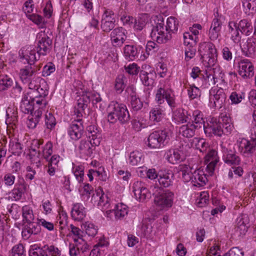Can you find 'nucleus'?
Here are the masks:
<instances>
[{"instance_id": "obj_1", "label": "nucleus", "mask_w": 256, "mask_h": 256, "mask_svg": "<svg viewBox=\"0 0 256 256\" xmlns=\"http://www.w3.org/2000/svg\"><path fill=\"white\" fill-rule=\"evenodd\" d=\"M108 120L114 124L118 120L122 124L127 122L130 120V114L126 106L118 102H112L108 108Z\"/></svg>"}, {"instance_id": "obj_2", "label": "nucleus", "mask_w": 256, "mask_h": 256, "mask_svg": "<svg viewBox=\"0 0 256 256\" xmlns=\"http://www.w3.org/2000/svg\"><path fill=\"white\" fill-rule=\"evenodd\" d=\"M157 22L156 26L152 30L150 36L158 44H165L172 38V34L166 30L163 18L156 16Z\"/></svg>"}, {"instance_id": "obj_3", "label": "nucleus", "mask_w": 256, "mask_h": 256, "mask_svg": "<svg viewBox=\"0 0 256 256\" xmlns=\"http://www.w3.org/2000/svg\"><path fill=\"white\" fill-rule=\"evenodd\" d=\"M170 140L166 130L155 131L150 134L147 140V146L152 149L160 148L166 145Z\"/></svg>"}, {"instance_id": "obj_4", "label": "nucleus", "mask_w": 256, "mask_h": 256, "mask_svg": "<svg viewBox=\"0 0 256 256\" xmlns=\"http://www.w3.org/2000/svg\"><path fill=\"white\" fill-rule=\"evenodd\" d=\"M44 144L43 140L34 139L32 140L30 148V157L33 166L38 168L40 166L41 152L38 150Z\"/></svg>"}, {"instance_id": "obj_5", "label": "nucleus", "mask_w": 256, "mask_h": 256, "mask_svg": "<svg viewBox=\"0 0 256 256\" xmlns=\"http://www.w3.org/2000/svg\"><path fill=\"white\" fill-rule=\"evenodd\" d=\"M37 41L38 58L40 55H46L52 48V40L44 32H41L37 35Z\"/></svg>"}, {"instance_id": "obj_6", "label": "nucleus", "mask_w": 256, "mask_h": 256, "mask_svg": "<svg viewBox=\"0 0 256 256\" xmlns=\"http://www.w3.org/2000/svg\"><path fill=\"white\" fill-rule=\"evenodd\" d=\"M174 196L173 192L166 190L158 194L154 198V202L161 209L170 208L172 204Z\"/></svg>"}, {"instance_id": "obj_7", "label": "nucleus", "mask_w": 256, "mask_h": 256, "mask_svg": "<svg viewBox=\"0 0 256 256\" xmlns=\"http://www.w3.org/2000/svg\"><path fill=\"white\" fill-rule=\"evenodd\" d=\"M156 100L160 104H162L166 100L171 108L176 107L174 94L170 90L165 89L162 87L158 88L156 92Z\"/></svg>"}, {"instance_id": "obj_8", "label": "nucleus", "mask_w": 256, "mask_h": 256, "mask_svg": "<svg viewBox=\"0 0 256 256\" xmlns=\"http://www.w3.org/2000/svg\"><path fill=\"white\" fill-rule=\"evenodd\" d=\"M18 54L21 62L24 64H32L38 60L36 56V50L34 46H26L22 48L20 50Z\"/></svg>"}, {"instance_id": "obj_9", "label": "nucleus", "mask_w": 256, "mask_h": 256, "mask_svg": "<svg viewBox=\"0 0 256 256\" xmlns=\"http://www.w3.org/2000/svg\"><path fill=\"white\" fill-rule=\"evenodd\" d=\"M238 142L240 151L245 156H249L256 150V138H252L250 140L240 138Z\"/></svg>"}, {"instance_id": "obj_10", "label": "nucleus", "mask_w": 256, "mask_h": 256, "mask_svg": "<svg viewBox=\"0 0 256 256\" xmlns=\"http://www.w3.org/2000/svg\"><path fill=\"white\" fill-rule=\"evenodd\" d=\"M204 133L208 136H211L212 134L221 136L224 134L222 123L216 118H212L204 128Z\"/></svg>"}, {"instance_id": "obj_11", "label": "nucleus", "mask_w": 256, "mask_h": 256, "mask_svg": "<svg viewBox=\"0 0 256 256\" xmlns=\"http://www.w3.org/2000/svg\"><path fill=\"white\" fill-rule=\"evenodd\" d=\"M126 30L120 27L113 30L110 34V38L114 46H121L126 39Z\"/></svg>"}, {"instance_id": "obj_12", "label": "nucleus", "mask_w": 256, "mask_h": 256, "mask_svg": "<svg viewBox=\"0 0 256 256\" xmlns=\"http://www.w3.org/2000/svg\"><path fill=\"white\" fill-rule=\"evenodd\" d=\"M208 152L205 156V162L207 164L206 170L210 174H212L216 166L219 161V158L216 150L214 149H208Z\"/></svg>"}, {"instance_id": "obj_13", "label": "nucleus", "mask_w": 256, "mask_h": 256, "mask_svg": "<svg viewBox=\"0 0 256 256\" xmlns=\"http://www.w3.org/2000/svg\"><path fill=\"white\" fill-rule=\"evenodd\" d=\"M174 180V174L171 170H161L159 171L158 182L160 185L164 188L172 186Z\"/></svg>"}, {"instance_id": "obj_14", "label": "nucleus", "mask_w": 256, "mask_h": 256, "mask_svg": "<svg viewBox=\"0 0 256 256\" xmlns=\"http://www.w3.org/2000/svg\"><path fill=\"white\" fill-rule=\"evenodd\" d=\"M81 120L80 119H78L72 122L68 128V134L73 140H76L80 138L82 136L84 126L81 122Z\"/></svg>"}, {"instance_id": "obj_15", "label": "nucleus", "mask_w": 256, "mask_h": 256, "mask_svg": "<svg viewBox=\"0 0 256 256\" xmlns=\"http://www.w3.org/2000/svg\"><path fill=\"white\" fill-rule=\"evenodd\" d=\"M238 74L242 78H251L254 74L252 64L247 59L242 60L238 63Z\"/></svg>"}, {"instance_id": "obj_16", "label": "nucleus", "mask_w": 256, "mask_h": 256, "mask_svg": "<svg viewBox=\"0 0 256 256\" xmlns=\"http://www.w3.org/2000/svg\"><path fill=\"white\" fill-rule=\"evenodd\" d=\"M223 154L222 159L225 163L230 165H238L240 162V157L236 152L232 150H228L222 144L220 145Z\"/></svg>"}, {"instance_id": "obj_17", "label": "nucleus", "mask_w": 256, "mask_h": 256, "mask_svg": "<svg viewBox=\"0 0 256 256\" xmlns=\"http://www.w3.org/2000/svg\"><path fill=\"white\" fill-rule=\"evenodd\" d=\"M226 99V96L222 88H220L216 92L213 90L210 91V101L214 103V106L216 108H221Z\"/></svg>"}, {"instance_id": "obj_18", "label": "nucleus", "mask_w": 256, "mask_h": 256, "mask_svg": "<svg viewBox=\"0 0 256 256\" xmlns=\"http://www.w3.org/2000/svg\"><path fill=\"white\" fill-rule=\"evenodd\" d=\"M40 232V227L39 226L38 221L26 222L24 223V227L22 231V236L27 239L31 234H37Z\"/></svg>"}, {"instance_id": "obj_19", "label": "nucleus", "mask_w": 256, "mask_h": 256, "mask_svg": "<svg viewBox=\"0 0 256 256\" xmlns=\"http://www.w3.org/2000/svg\"><path fill=\"white\" fill-rule=\"evenodd\" d=\"M95 201H98V206L103 211L108 210L110 206L108 196L102 192V190L98 189L96 194H94L92 197Z\"/></svg>"}, {"instance_id": "obj_20", "label": "nucleus", "mask_w": 256, "mask_h": 256, "mask_svg": "<svg viewBox=\"0 0 256 256\" xmlns=\"http://www.w3.org/2000/svg\"><path fill=\"white\" fill-rule=\"evenodd\" d=\"M191 119V112L184 109H178L173 113L172 120L177 124L190 122Z\"/></svg>"}, {"instance_id": "obj_21", "label": "nucleus", "mask_w": 256, "mask_h": 256, "mask_svg": "<svg viewBox=\"0 0 256 256\" xmlns=\"http://www.w3.org/2000/svg\"><path fill=\"white\" fill-rule=\"evenodd\" d=\"M192 174L190 182L194 186H203L208 181L206 175L202 170H194Z\"/></svg>"}, {"instance_id": "obj_22", "label": "nucleus", "mask_w": 256, "mask_h": 256, "mask_svg": "<svg viewBox=\"0 0 256 256\" xmlns=\"http://www.w3.org/2000/svg\"><path fill=\"white\" fill-rule=\"evenodd\" d=\"M192 119L190 122L192 126H194L196 130L202 129L204 131L205 125L204 119L202 113L198 110H196L191 112Z\"/></svg>"}, {"instance_id": "obj_23", "label": "nucleus", "mask_w": 256, "mask_h": 256, "mask_svg": "<svg viewBox=\"0 0 256 256\" xmlns=\"http://www.w3.org/2000/svg\"><path fill=\"white\" fill-rule=\"evenodd\" d=\"M113 212L116 219H122L128 214V206L122 203L118 204L115 205L114 209L106 211V216L110 217V214Z\"/></svg>"}, {"instance_id": "obj_24", "label": "nucleus", "mask_w": 256, "mask_h": 256, "mask_svg": "<svg viewBox=\"0 0 256 256\" xmlns=\"http://www.w3.org/2000/svg\"><path fill=\"white\" fill-rule=\"evenodd\" d=\"M26 189V186L24 180L20 182L15 184L14 189L10 192V196L13 200H18L21 199Z\"/></svg>"}, {"instance_id": "obj_25", "label": "nucleus", "mask_w": 256, "mask_h": 256, "mask_svg": "<svg viewBox=\"0 0 256 256\" xmlns=\"http://www.w3.org/2000/svg\"><path fill=\"white\" fill-rule=\"evenodd\" d=\"M222 22L218 18H214L212 22L208 32V37L212 41L216 40L220 36Z\"/></svg>"}, {"instance_id": "obj_26", "label": "nucleus", "mask_w": 256, "mask_h": 256, "mask_svg": "<svg viewBox=\"0 0 256 256\" xmlns=\"http://www.w3.org/2000/svg\"><path fill=\"white\" fill-rule=\"evenodd\" d=\"M191 146L199 150L200 152L202 153L206 152L210 148L209 144L204 139L198 138H194L190 145H186V150L187 148H190Z\"/></svg>"}, {"instance_id": "obj_27", "label": "nucleus", "mask_w": 256, "mask_h": 256, "mask_svg": "<svg viewBox=\"0 0 256 256\" xmlns=\"http://www.w3.org/2000/svg\"><path fill=\"white\" fill-rule=\"evenodd\" d=\"M242 50L244 55L248 57L254 56L256 50V38H248L246 42L242 46Z\"/></svg>"}, {"instance_id": "obj_28", "label": "nucleus", "mask_w": 256, "mask_h": 256, "mask_svg": "<svg viewBox=\"0 0 256 256\" xmlns=\"http://www.w3.org/2000/svg\"><path fill=\"white\" fill-rule=\"evenodd\" d=\"M32 65L28 64L20 70V77L23 82H28L30 79H34L36 76V70Z\"/></svg>"}, {"instance_id": "obj_29", "label": "nucleus", "mask_w": 256, "mask_h": 256, "mask_svg": "<svg viewBox=\"0 0 256 256\" xmlns=\"http://www.w3.org/2000/svg\"><path fill=\"white\" fill-rule=\"evenodd\" d=\"M214 69L213 68H207L204 73L202 74V86L204 88H208L216 84L214 81Z\"/></svg>"}, {"instance_id": "obj_30", "label": "nucleus", "mask_w": 256, "mask_h": 256, "mask_svg": "<svg viewBox=\"0 0 256 256\" xmlns=\"http://www.w3.org/2000/svg\"><path fill=\"white\" fill-rule=\"evenodd\" d=\"M71 216L75 220L80 221L82 220L86 216V212L82 204L80 203L74 204L71 211Z\"/></svg>"}, {"instance_id": "obj_31", "label": "nucleus", "mask_w": 256, "mask_h": 256, "mask_svg": "<svg viewBox=\"0 0 256 256\" xmlns=\"http://www.w3.org/2000/svg\"><path fill=\"white\" fill-rule=\"evenodd\" d=\"M194 170L190 165L182 164L179 166L178 173L184 182H190Z\"/></svg>"}, {"instance_id": "obj_32", "label": "nucleus", "mask_w": 256, "mask_h": 256, "mask_svg": "<svg viewBox=\"0 0 256 256\" xmlns=\"http://www.w3.org/2000/svg\"><path fill=\"white\" fill-rule=\"evenodd\" d=\"M88 136L91 142L95 146H98L101 142V134L94 126H90L87 128Z\"/></svg>"}, {"instance_id": "obj_33", "label": "nucleus", "mask_w": 256, "mask_h": 256, "mask_svg": "<svg viewBox=\"0 0 256 256\" xmlns=\"http://www.w3.org/2000/svg\"><path fill=\"white\" fill-rule=\"evenodd\" d=\"M198 52L202 57L208 54H216V50L212 43L210 42H204L200 44Z\"/></svg>"}, {"instance_id": "obj_34", "label": "nucleus", "mask_w": 256, "mask_h": 256, "mask_svg": "<svg viewBox=\"0 0 256 256\" xmlns=\"http://www.w3.org/2000/svg\"><path fill=\"white\" fill-rule=\"evenodd\" d=\"M20 109L24 114L32 113L36 106L32 102V100L29 98V96L24 95L22 100L20 104Z\"/></svg>"}, {"instance_id": "obj_35", "label": "nucleus", "mask_w": 256, "mask_h": 256, "mask_svg": "<svg viewBox=\"0 0 256 256\" xmlns=\"http://www.w3.org/2000/svg\"><path fill=\"white\" fill-rule=\"evenodd\" d=\"M238 30L242 34L246 36H250L253 32V27L252 24L247 19H243L240 20L238 24Z\"/></svg>"}, {"instance_id": "obj_36", "label": "nucleus", "mask_w": 256, "mask_h": 256, "mask_svg": "<svg viewBox=\"0 0 256 256\" xmlns=\"http://www.w3.org/2000/svg\"><path fill=\"white\" fill-rule=\"evenodd\" d=\"M92 144L93 143L90 140H82L78 148L80 154L84 156H90L92 154Z\"/></svg>"}, {"instance_id": "obj_37", "label": "nucleus", "mask_w": 256, "mask_h": 256, "mask_svg": "<svg viewBox=\"0 0 256 256\" xmlns=\"http://www.w3.org/2000/svg\"><path fill=\"white\" fill-rule=\"evenodd\" d=\"M124 54L126 60H133L138 58V51L133 45H126L124 48Z\"/></svg>"}, {"instance_id": "obj_38", "label": "nucleus", "mask_w": 256, "mask_h": 256, "mask_svg": "<svg viewBox=\"0 0 256 256\" xmlns=\"http://www.w3.org/2000/svg\"><path fill=\"white\" fill-rule=\"evenodd\" d=\"M214 81L216 84L218 86H220V88L221 86H224L226 84V82L224 80V74L220 68L216 66L215 68H213Z\"/></svg>"}, {"instance_id": "obj_39", "label": "nucleus", "mask_w": 256, "mask_h": 256, "mask_svg": "<svg viewBox=\"0 0 256 256\" xmlns=\"http://www.w3.org/2000/svg\"><path fill=\"white\" fill-rule=\"evenodd\" d=\"M166 158L170 163L176 164L182 160L180 152L178 150H170L166 154Z\"/></svg>"}, {"instance_id": "obj_40", "label": "nucleus", "mask_w": 256, "mask_h": 256, "mask_svg": "<svg viewBox=\"0 0 256 256\" xmlns=\"http://www.w3.org/2000/svg\"><path fill=\"white\" fill-rule=\"evenodd\" d=\"M127 83V78L122 74L118 76L115 80L114 90L116 92L120 94L125 88Z\"/></svg>"}, {"instance_id": "obj_41", "label": "nucleus", "mask_w": 256, "mask_h": 256, "mask_svg": "<svg viewBox=\"0 0 256 256\" xmlns=\"http://www.w3.org/2000/svg\"><path fill=\"white\" fill-rule=\"evenodd\" d=\"M179 26V22L176 18L170 16L167 18L166 25L164 28L172 34L177 32Z\"/></svg>"}, {"instance_id": "obj_42", "label": "nucleus", "mask_w": 256, "mask_h": 256, "mask_svg": "<svg viewBox=\"0 0 256 256\" xmlns=\"http://www.w3.org/2000/svg\"><path fill=\"white\" fill-rule=\"evenodd\" d=\"M164 116V111L158 107L152 108L150 112V119L154 124L161 121Z\"/></svg>"}, {"instance_id": "obj_43", "label": "nucleus", "mask_w": 256, "mask_h": 256, "mask_svg": "<svg viewBox=\"0 0 256 256\" xmlns=\"http://www.w3.org/2000/svg\"><path fill=\"white\" fill-rule=\"evenodd\" d=\"M140 76L143 84L146 86H149L152 84L154 78L155 76V73L152 72H148L145 70H142L140 72Z\"/></svg>"}, {"instance_id": "obj_44", "label": "nucleus", "mask_w": 256, "mask_h": 256, "mask_svg": "<svg viewBox=\"0 0 256 256\" xmlns=\"http://www.w3.org/2000/svg\"><path fill=\"white\" fill-rule=\"evenodd\" d=\"M196 129L190 124L182 125L180 128L179 132L184 137L190 138L195 134Z\"/></svg>"}, {"instance_id": "obj_45", "label": "nucleus", "mask_w": 256, "mask_h": 256, "mask_svg": "<svg viewBox=\"0 0 256 256\" xmlns=\"http://www.w3.org/2000/svg\"><path fill=\"white\" fill-rule=\"evenodd\" d=\"M85 94L89 100V103L92 102L94 106L96 108H100L102 98L99 94L90 92H86Z\"/></svg>"}, {"instance_id": "obj_46", "label": "nucleus", "mask_w": 256, "mask_h": 256, "mask_svg": "<svg viewBox=\"0 0 256 256\" xmlns=\"http://www.w3.org/2000/svg\"><path fill=\"white\" fill-rule=\"evenodd\" d=\"M245 13L250 14L256 12V0H242Z\"/></svg>"}, {"instance_id": "obj_47", "label": "nucleus", "mask_w": 256, "mask_h": 256, "mask_svg": "<svg viewBox=\"0 0 256 256\" xmlns=\"http://www.w3.org/2000/svg\"><path fill=\"white\" fill-rule=\"evenodd\" d=\"M23 221L24 222H30L34 220V216L32 208L28 206H24L22 208Z\"/></svg>"}, {"instance_id": "obj_48", "label": "nucleus", "mask_w": 256, "mask_h": 256, "mask_svg": "<svg viewBox=\"0 0 256 256\" xmlns=\"http://www.w3.org/2000/svg\"><path fill=\"white\" fill-rule=\"evenodd\" d=\"M142 154L138 151L130 152L129 156L130 164L132 166H138L142 164Z\"/></svg>"}, {"instance_id": "obj_49", "label": "nucleus", "mask_w": 256, "mask_h": 256, "mask_svg": "<svg viewBox=\"0 0 256 256\" xmlns=\"http://www.w3.org/2000/svg\"><path fill=\"white\" fill-rule=\"evenodd\" d=\"M183 38L184 44L192 48L194 45L196 44L198 39V36L194 38L193 36L190 32H184L183 35Z\"/></svg>"}, {"instance_id": "obj_50", "label": "nucleus", "mask_w": 256, "mask_h": 256, "mask_svg": "<svg viewBox=\"0 0 256 256\" xmlns=\"http://www.w3.org/2000/svg\"><path fill=\"white\" fill-rule=\"evenodd\" d=\"M74 246L78 248V250L80 251V252L84 254L85 252H88L90 248L88 244L86 242L83 238L74 239Z\"/></svg>"}, {"instance_id": "obj_51", "label": "nucleus", "mask_w": 256, "mask_h": 256, "mask_svg": "<svg viewBox=\"0 0 256 256\" xmlns=\"http://www.w3.org/2000/svg\"><path fill=\"white\" fill-rule=\"evenodd\" d=\"M12 80L7 75H4L0 79V91H4L12 85Z\"/></svg>"}, {"instance_id": "obj_52", "label": "nucleus", "mask_w": 256, "mask_h": 256, "mask_svg": "<svg viewBox=\"0 0 256 256\" xmlns=\"http://www.w3.org/2000/svg\"><path fill=\"white\" fill-rule=\"evenodd\" d=\"M202 58H203V61L206 63V66L208 68H213L216 66V54H208L205 56H203Z\"/></svg>"}, {"instance_id": "obj_53", "label": "nucleus", "mask_w": 256, "mask_h": 256, "mask_svg": "<svg viewBox=\"0 0 256 256\" xmlns=\"http://www.w3.org/2000/svg\"><path fill=\"white\" fill-rule=\"evenodd\" d=\"M9 150L14 154L19 156L22 152L20 144L15 140H10L9 143Z\"/></svg>"}, {"instance_id": "obj_54", "label": "nucleus", "mask_w": 256, "mask_h": 256, "mask_svg": "<svg viewBox=\"0 0 256 256\" xmlns=\"http://www.w3.org/2000/svg\"><path fill=\"white\" fill-rule=\"evenodd\" d=\"M44 248L48 256H60L61 250L54 245L46 244L44 246Z\"/></svg>"}, {"instance_id": "obj_55", "label": "nucleus", "mask_w": 256, "mask_h": 256, "mask_svg": "<svg viewBox=\"0 0 256 256\" xmlns=\"http://www.w3.org/2000/svg\"><path fill=\"white\" fill-rule=\"evenodd\" d=\"M74 174L79 182L83 181L84 167L82 166H76L73 167Z\"/></svg>"}, {"instance_id": "obj_56", "label": "nucleus", "mask_w": 256, "mask_h": 256, "mask_svg": "<svg viewBox=\"0 0 256 256\" xmlns=\"http://www.w3.org/2000/svg\"><path fill=\"white\" fill-rule=\"evenodd\" d=\"M89 104V100L86 94H82L77 100V107L78 109L84 110Z\"/></svg>"}, {"instance_id": "obj_57", "label": "nucleus", "mask_w": 256, "mask_h": 256, "mask_svg": "<svg viewBox=\"0 0 256 256\" xmlns=\"http://www.w3.org/2000/svg\"><path fill=\"white\" fill-rule=\"evenodd\" d=\"M42 152H41V156H42L44 158L48 160V157L52 155V144L50 142H48L42 147Z\"/></svg>"}, {"instance_id": "obj_58", "label": "nucleus", "mask_w": 256, "mask_h": 256, "mask_svg": "<svg viewBox=\"0 0 256 256\" xmlns=\"http://www.w3.org/2000/svg\"><path fill=\"white\" fill-rule=\"evenodd\" d=\"M11 256H26L23 245L19 244L14 246L11 250Z\"/></svg>"}, {"instance_id": "obj_59", "label": "nucleus", "mask_w": 256, "mask_h": 256, "mask_svg": "<svg viewBox=\"0 0 256 256\" xmlns=\"http://www.w3.org/2000/svg\"><path fill=\"white\" fill-rule=\"evenodd\" d=\"M30 256H48L44 246L42 248L36 246L31 248L29 250Z\"/></svg>"}, {"instance_id": "obj_60", "label": "nucleus", "mask_w": 256, "mask_h": 256, "mask_svg": "<svg viewBox=\"0 0 256 256\" xmlns=\"http://www.w3.org/2000/svg\"><path fill=\"white\" fill-rule=\"evenodd\" d=\"M56 122L54 116L50 113L45 115V124L47 128L52 130L56 126Z\"/></svg>"}, {"instance_id": "obj_61", "label": "nucleus", "mask_w": 256, "mask_h": 256, "mask_svg": "<svg viewBox=\"0 0 256 256\" xmlns=\"http://www.w3.org/2000/svg\"><path fill=\"white\" fill-rule=\"evenodd\" d=\"M84 227L86 233L89 236H94L98 232V229L93 224L86 222Z\"/></svg>"}, {"instance_id": "obj_62", "label": "nucleus", "mask_w": 256, "mask_h": 256, "mask_svg": "<svg viewBox=\"0 0 256 256\" xmlns=\"http://www.w3.org/2000/svg\"><path fill=\"white\" fill-rule=\"evenodd\" d=\"M188 96L192 100L200 96V89L194 86H190L188 89Z\"/></svg>"}, {"instance_id": "obj_63", "label": "nucleus", "mask_w": 256, "mask_h": 256, "mask_svg": "<svg viewBox=\"0 0 256 256\" xmlns=\"http://www.w3.org/2000/svg\"><path fill=\"white\" fill-rule=\"evenodd\" d=\"M70 228L71 232L74 236V240L83 238L84 232L82 230L80 229L78 227L74 226L73 224H70Z\"/></svg>"}, {"instance_id": "obj_64", "label": "nucleus", "mask_w": 256, "mask_h": 256, "mask_svg": "<svg viewBox=\"0 0 256 256\" xmlns=\"http://www.w3.org/2000/svg\"><path fill=\"white\" fill-rule=\"evenodd\" d=\"M130 104L132 108L134 111H138L143 106V103L139 98L130 100Z\"/></svg>"}]
</instances>
